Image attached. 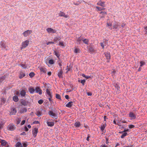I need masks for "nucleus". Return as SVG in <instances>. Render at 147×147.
I'll return each mask as SVG.
<instances>
[{
	"mask_svg": "<svg viewBox=\"0 0 147 147\" xmlns=\"http://www.w3.org/2000/svg\"><path fill=\"white\" fill-rule=\"evenodd\" d=\"M113 29L118 30L121 28L120 24L119 22H115L113 24Z\"/></svg>",
	"mask_w": 147,
	"mask_h": 147,
	"instance_id": "1",
	"label": "nucleus"
},
{
	"mask_svg": "<svg viewBox=\"0 0 147 147\" xmlns=\"http://www.w3.org/2000/svg\"><path fill=\"white\" fill-rule=\"evenodd\" d=\"M48 114L52 118L56 119L57 118V116L56 113L52 111H49L48 112Z\"/></svg>",
	"mask_w": 147,
	"mask_h": 147,
	"instance_id": "2",
	"label": "nucleus"
},
{
	"mask_svg": "<svg viewBox=\"0 0 147 147\" xmlns=\"http://www.w3.org/2000/svg\"><path fill=\"white\" fill-rule=\"evenodd\" d=\"M0 47L3 49L7 50L8 49V47L5 45L4 41H1L0 43Z\"/></svg>",
	"mask_w": 147,
	"mask_h": 147,
	"instance_id": "3",
	"label": "nucleus"
},
{
	"mask_svg": "<svg viewBox=\"0 0 147 147\" xmlns=\"http://www.w3.org/2000/svg\"><path fill=\"white\" fill-rule=\"evenodd\" d=\"M29 41L28 40H26L24 42L22 43V45L21 47V49H23L26 47L29 44Z\"/></svg>",
	"mask_w": 147,
	"mask_h": 147,
	"instance_id": "4",
	"label": "nucleus"
},
{
	"mask_svg": "<svg viewBox=\"0 0 147 147\" xmlns=\"http://www.w3.org/2000/svg\"><path fill=\"white\" fill-rule=\"evenodd\" d=\"M46 30L49 34H54L56 32V30L51 28H48L46 29Z\"/></svg>",
	"mask_w": 147,
	"mask_h": 147,
	"instance_id": "5",
	"label": "nucleus"
},
{
	"mask_svg": "<svg viewBox=\"0 0 147 147\" xmlns=\"http://www.w3.org/2000/svg\"><path fill=\"white\" fill-rule=\"evenodd\" d=\"M32 32V30H28L24 31L23 33V34L24 37H26L29 36Z\"/></svg>",
	"mask_w": 147,
	"mask_h": 147,
	"instance_id": "6",
	"label": "nucleus"
},
{
	"mask_svg": "<svg viewBox=\"0 0 147 147\" xmlns=\"http://www.w3.org/2000/svg\"><path fill=\"white\" fill-rule=\"evenodd\" d=\"M83 37L81 36L79 37L77 40V43L78 45H81L82 44Z\"/></svg>",
	"mask_w": 147,
	"mask_h": 147,
	"instance_id": "7",
	"label": "nucleus"
},
{
	"mask_svg": "<svg viewBox=\"0 0 147 147\" xmlns=\"http://www.w3.org/2000/svg\"><path fill=\"white\" fill-rule=\"evenodd\" d=\"M38 132V129L37 128L35 127L32 131V134L33 136L35 138Z\"/></svg>",
	"mask_w": 147,
	"mask_h": 147,
	"instance_id": "8",
	"label": "nucleus"
},
{
	"mask_svg": "<svg viewBox=\"0 0 147 147\" xmlns=\"http://www.w3.org/2000/svg\"><path fill=\"white\" fill-rule=\"evenodd\" d=\"M7 129L9 130L12 131L15 129V127L13 124H10L8 125Z\"/></svg>",
	"mask_w": 147,
	"mask_h": 147,
	"instance_id": "9",
	"label": "nucleus"
},
{
	"mask_svg": "<svg viewBox=\"0 0 147 147\" xmlns=\"http://www.w3.org/2000/svg\"><path fill=\"white\" fill-rule=\"evenodd\" d=\"M26 92L24 90H22L20 92V94L19 95V96L21 98H23L25 97L26 95Z\"/></svg>",
	"mask_w": 147,
	"mask_h": 147,
	"instance_id": "10",
	"label": "nucleus"
},
{
	"mask_svg": "<svg viewBox=\"0 0 147 147\" xmlns=\"http://www.w3.org/2000/svg\"><path fill=\"white\" fill-rule=\"evenodd\" d=\"M5 123V121L3 119H0V130L2 129Z\"/></svg>",
	"mask_w": 147,
	"mask_h": 147,
	"instance_id": "11",
	"label": "nucleus"
},
{
	"mask_svg": "<svg viewBox=\"0 0 147 147\" xmlns=\"http://www.w3.org/2000/svg\"><path fill=\"white\" fill-rule=\"evenodd\" d=\"M1 145L3 146H5V147H9V146L7 144V143L4 140H1Z\"/></svg>",
	"mask_w": 147,
	"mask_h": 147,
	"instance_id": "12",
	"label": "nucleus"
},
{
	"mask_svg": "<svg viewBox=\"0 0 147 147\" xmlns=\"http://www.w3.org/2000/svg\"><path fill=\"white\" fill-rule=\"evenodd\" d=\"M59 16H60L64 17L65 18H67L69 17L68 15H65V13L61 11L59 13Z\"/></svg>",
	"mask_w": 147,
	"mask_h": 147,
	"instance_id": "13",
	"label": "nucleus"
},
{
	"mask_svg": "<svg viewBox=\"0 0 147 147\" xmlns=\"http://www.w3.org/2000/svg\"><path fill=\"white\" fill-rule=\"evenodd\" d=\"M36 92L38 93L39 94L41 95L42 94V91L39 87H37L35 88Z\"/></svg>",
	"mask_w": 147,
	"mask_h": 147,
	"instance_id": "14",
	"label": "nucleus"
},
{
	"mask_svg": "<svg viewBox=\"0 0 147 147\" xmlns=\"http://www.w3.org/2000/svg\"><path fill=\"white\" fill-rule=\"evenodd\" d=\"M105 2H102L101 1H98L97 3V4L98 5H100L102 7H105Z\"/></svg>",
	"mask_w": 147,
	"mask_h": 147,
	"instance_id": "15",
	"label": "nucleus"
},
{
	"mask_svg": "<svg viewBox=\"0 0 147 147\" xmlns=\"http://www.w3.org/2000/svg\"><path fill=\"white\" fill-rule=\"evenodd\" d=\"M129 117L131 118V119H134L136 118V116L132 112H131L129 113Z\"/></svg>",
	"mask_w": 147,
	"mask_h": 147,
	"instance_id": "16",
	"label": "nucleus"
},
{
	"mask_svg": "<svg viewBox=\"0 0 147 147\" xmlns=\"http://www.w3.org/2000/svg\"><path fill=\"white\" fill-rule=\"evenodd\" d=\"M17 111L16 109L15 108H12L11 111V112L10 113V115H14L16 113Z\"/></svg>",
	"mask_w": 147,
	"mask_h": 147,
	"instance_id": "17",
	"label": "nucleus"
},
{
	"mask_svg": "<svg viewBox=\"0 0 147 147\" xmlns=\"http://www.w3.org/2000/svg\"><path fill=\"white\" fill-rule=\"evenodd\" d=\"M105 56L106 57L107 59V62H109V60L111 59V55L109 53H106L105 54Z\"/></svg>",
	"mask_w": 147,
	"mask_h": 147,
	"instance_id": "18",
	"label": "nucleus"
},
{
	"mask_svg": "<svg viewBox=\"0 0 147 147\" xmlns=\"http://www.w3.org/2000/svg\"><path fill=\"white\" fill-rule=\"evenodd\" d=\"M21 103L24 106H26L28 105V102L24 100H22L21 102Z\"/></svg>",
	"mask_w": 147,
	"mask_h": 147,
	"instance_id": "19",
	"label": "nucleus"
},
{
	"mask_svg": "<svg viewBox=\"0 0 147 147\" xmlns=\"http://www.w3.org/2000/svg\"><path fill=\"white\" fill-rule=\"evenodd\" d=\"M63 73V71H62V69H61L60 71L58 72V76L60 78H62V74Z\"/></svg>",
	"mask_w": 147,
	"mask_h": 147,
	"instance_id": "20",
	"label": "nucleus"
},
{
	"mask_svg": "<svg viewBox=\"0 0 147 147\" xmlns=\"http://www.w3.org/2000/svg\"><path fill=\"white\" fill-rule=\"evenodd\" d=\"M46 93L47 94L49 95V96L51 97V98H52V93L50 92V90L49 89L47 88L46 89Z\"/></svg>",
	"mask_w": 147,
	"mask_h": 147,
	"instance_id": "21",
	"label": "nucleus"
},
{
	"mask_svg": "<svg viewBox=\"0 0 147 147\" xmlns=\"http://www.w3.org/2000/svg\"><path fill=\"white\" fill-rule=\"evenodd\" d=\"M28 90L31 94H33L35 91V89L32 87H30L28 88Z\"/></svg>",
	"mask_w": 147,
	"mask_h": 147,
	"instance_id": "22",
	"label": "nucleus"
},
{
	"mask_svg": "<svg viewBox=\"0 0 147 147\" xmlns=\"http://www.w3.org/2000/svg\"><path fill=\"white\" fill-rule=\"evenodd\" d=\"M74 125L76 127H78L81 126V124L80 122H76L75 123Z\"/></svg>",
	"mask_w": 147,
	"mask_h": 147,
	"instance_id": "23",
	"label": "nucleus"
},
{
	"mask_svg": "<svg viewBox=\"0 0 147 147\" xmlns=\"http://www.w3.org/2000/svg\"><path fill=\"white\" fill-rule=\"evenodd\" d=\"M25 76V74L22 72H21L19 75V78L20 79H22L23 77Z\"/></svg>",
	"mask_w": 147,
	"mask_h": 147,
	"instance_id": "24",
	"label": "nucleus"
},
{
	"mask_svg": "<svg viewBox=\"0 0 147 147\" xmlns=\"http://www.w3.org/2000/svg\"><path fill=\"white\" fill-rule=\"evenodd\" d=\"M106 126V123H105V124H102L100 128L101 131H103Z\"/></svg>",
	"mask_w": 147,
	"mask_h": 147,
	"instance_id": "25",
	"label": "nucleus"
},
{
	"mask_svg": "<svg viewBox=\"0 0 147 147\" xmlns=\"http://www.w3.org/2000/svg\"><path fill=\"white\" fill-rule=\"evenodd\" d=\"M72 102H69L65 106L67 107L70 108L72 107Z\"/></svg>",
	"mask_w": 147,
	"mask_h": 147,
	"instance_id": "26",
	"label": "nucleus"
},
{
	"mask_svg": "<svg viewBox=\"0 0 147 147\" xmlns=\"http://www.w3.org/2000/svg\"><path fill=\"white\" fill-rule=\"evenodd\" d=\"M40 71L43 73H45L46 71V69L45 67H41L40 68Z\"/></svg>",
	"mask_w": 147,
	"mask_h": 147,
	"instance_id": "27",
	"label": "nucleus"
},
{
	"mask_svg": "<svg viewBox=\"0 0 147 147\" xmlns=\"http://www.w3.org/2000/svg\"><path fill=\"white\" fill-rule=\"evenodd\" d=\"M83 42L86 45H88V44L89 40L87 39L84 38L83 37Z\"/></svg>",
	"mask_w": 147,
	"mask_h": 147,
	"instance_id": "28",
	"label": "nucleus"
},
{
	"mask_svg": "<svg viewBox=\"0 0 147 147\" xmlns=\"http://www.w3.org/2000/svg\"><path fill=\"white\" fill-rule=\"evenodd\" d=\"M47 125L49 126L52 127L54 125V123L53 122H47Z\"/></svg>",
	"mask_w": 147,
	"mask_h": 147,
	"instance_id": "29",
	"label": "nucleus"
},
{
	"mask_svg": "<svg viewBox=\"0 0 147 147\" xmlns=\"http://www.w3.org/2000/svg\"><path fill=\"white\" fill-rule=\"evenodd\" d=\"M42 112L41 111L38 110L36 111V114L38 117H40L42 115Z\"/></svg>",
	"mask_w": 147,
	"mask_h": 147,
	"instance_id": "30",
	"label": "nucleus"
},
{
	"mask_svg": "<svg viewBox=\"0 0 147 147\" xmlns=\"http://www.w3.org/2000/svg\"><path fill=\"white\" fill-rule=\"evenodd\" d=\"M27 109L26 108H22L20 109V112L21 113L26 112Z\"/></svg>",
	"mask_w": 147,
	"mask_h": 147,
	"instance_id": "31",
	"label": "nucleus"
},
{
	"mask_svg": "<svg viewBox=\"0 0 147 147\" xmlns=\"http://www.w3.org/2000/svg\"><path fill=\"white\" fill-rule=\"evenodd\" d=\"M13 100L15 102H17L18 100V96H15L13 97Z\"/></svg>",
	"mask_w": 147,
	"mask_h": 147,
	"instance_id": "32",
	"label": "nucleus"
},
{
	"mask_svg": "<svg viewBox=\"0 0 147 147\" xmlns=\"http://www.w3.org/2000/svg\"><path fill=\"white\" fill-rule=\"evenodd\" d=\"M107 26L109 27V29L111 30H112V24L110 22H107Z\"/></svg>",
	"mask_w": 147,
	"mask_h": 147,
	"instance_id": "33",
	"label": "nucleus"
},
{
	"mask_svg": "<svg viewBox=\"0 0 147 147\" xmlns=\"http://www.w3.org/2000/svg\"><path fill=\"white\" fill-rule=\"evenodd\" d=\"M5 78V76H3L0 77V83H1Z\"/></svg>",
	"mask_w": 147,
	"mask_h": 147,
	"instance_id": "34",
	"label": "nucleus"
},
{
	"mask_svg": "<svg viewBox=\"0 0 147 147\" xmlns=\"http://www.w3.org/2000/svg\"><path fill=\"white\" fill-rule=\"evenodd\" d=\"M80 50L78 48H75L74 52L75 53H80Z\"/></svg>",
	"mask_w": 147,
	"mask_h": 147,
	"instance_id": "35",
	"label": "nucleus"
},
{
	"mask_svg": "<svg viewBox=\"0 0 147 147\" xmlns=\"http://www.w3.org/2000/svg\"><path fill=\"white\" fill-rule=\"evenodd\" d=\"M16 123L17 124H18L20 123L21 121V119L20 118H18L16 119Z\"/></svg>",
	"mask_w": 147,
	"mask_h": 147,
	"instance_id": "36",
	"label": "nucleus"
},
{
	"mask_svg": "<svg viewBox=\"0 0 147 147\" xmlns=\"http://www.w3.org/2000/svg\"><path fill=\"white\" fill-rule=\"evenodd\" d=\"M61 38L59 37H55L54 39V41L55 42H57L58 40H60Z\"/></svg>",
	"mask_w": 147,
	"mask_h": 147,
	"instance_id": "37",
	"label": "nucleus"
},
{
	"mask_svg": "<svg viewBox=\"0 0 147 147\" xmlns=\"http://www.w3.org/2000/svg\"><path fill=\"white\" fill-rule=\"evenodd\" d=\"M22 144L21 142H18L16 144V147H20Z\"/></svg>",
	"mask_w": 147,
	"mask_h": 147,
	"instance_id": "38",
	"label": "nucleus"
},
{
	"mask_svg": "<svg viewBox=\"0 0 147 147\" xmlns=\"http://www.w3.org/2000/svg\"><path fill=\"white\" fill-rule=\"evenodd\" d=\"M54 53L55 55L57 57H59L60 56V54L59 53V52H57L56 51H54Z\"/></svg>",
	"mask_w": 147,
	"mask_h": 147,
	"instance_id": "39",
	"label": "nucleus"
},
{
	"mask_svg": "<svg viewBox=\"0 0 147 147\" xmlns=\"http://www.w3.org/2000/svg\"><path fill=\"white\" fill-rule=\"evenodd\" d=\"M35 75L34 73L33 72H31L29 74V76L31 78L33 77Z\"/></svg>",
	"mask_w": 147,
	"mask_h": 147,
	"instance_id": "40",
	"label": "nucleus"
},
{
	"mask_svg": "<svg viewBox=\"0 0 147 147\" xmlns=\"http://www.w3.org/2000/svg\"><path fill=\"white\" fill-rule=\"evenodd\" d=\"M127 135V133L126 132H124L123 133L122 135H121V138H123L125 137Z\"/></svg>",
	"mask_w": 147,
	"mask_h": 147,
	"instance_id": "41",
	"label": "nucleus"
},
{
	"mask_svg": "<svg viewBox=\"0 0 147 147\" xmlns=\"http://www.w3.org/2000/svg\"><path fill=\"white\" fill-rule=\"evenodd\" d=\"M59 45L60 46L65 47L64 44L63 42H59Z\"/></svg>",
	"mask_w": 147,
	"mask_h": 147,
	"instance_id": "42",
	"label": "nucleus"
},
{
	"mask_svg": "<svg viewBox=\"0 0 147 147\" xmlns=\"http://www.w3.org/2000/svg\"><path fill=\"white\" fill-rule=\"evenodd\" d=\"M56 97L58 99H60V100L61 99L60 96L59 94H56Z\"/></svg>",
	"mask_w": 147,
	"mask_h": 147,
	"instance_id": "43",
	"label": "nucleus"
},
{
	"mask_svg": "<svg viewBox=\"0 0 147 147\" xmlns=\"http://www.w3.org/2000/svg\"><path fill=\"white\" fill-rule=\"evenodd\" d=\"M49 63L51 65H52L54 63V61L52 59H50L49 60Z\"/></svg>",
	"mask_w": 147,
	"mask_h": 147,
	"instance_id": "44",
	"label": "nucleus"
},
{
	"mask_svg": "<svg viewBox=\"0 0 147 147\" xmlns=\"http://www.w3.org/2000/svg\"><path fill=\"white\" fill-rule=\"evenodd\" d=\"M100 13V14H102V17H104L107 14V13L105 12L101 11Z\"/></svg>",
	"mask_w": 147,
	"mask_h": 147,
	"instance_id": "45",
	"label": "nucleus"
},
{
	"mask_svg": "<svg viewBox=\"0 0 147 147\" xmlns=\"http://www.w3.org/2000/svg\"><path fill=\"white\" fill-rule=\"evenodd\" d=\"M27 144L26 143H23L20 147H27Z\"/></svg>",
	"mask_w": 147,
	"mask_h": 147,
	"instance_id": "46",
	"label": "nucleus"
},
{
	"mask_svg": "<svg viewBox=\"0 0 147 147\" xmlns=\"http://www.w3.org/2000/svg\"><path fill=\"white\" fill-rule=\"evenodd\" d=\"M96 9H98V10L99 11H100L102 10H104L105 9V8H101V7H99L98 6H96Z\"/></svg>",
	"mask_w": 147,
	"mask_h": 147,
	"instance_id": "47",
	"label": "nucleus"
},
{
	"mask_svg": "<svg viewBox=\"0 0 147 147\" xmlns=\"http://www.w3.org/2000/svg\"><path fill=\"white\" fill-rule=\"evenodd\" d=\"M86 82V80H81L80 82L83 85H84L85 84V83Z\"/></svg>",
	"mask_w": 147,
	"mask_h": 147,
	"instance_id": "48",
	"label": "nucleus"
},
{
	"mask_svg": "<svg viewBox=\"0 0 147 147\" xmlns=\"http://www.w3.org/2000/svg\"><path fill=\"white\" fill-rule=\"evenodd\" d=\"M140 67H142L143 65H145V63L143 61H141L140 62Z\"/></svg>",
	"mask_w": 147,
	"mask_h": 147,
	"instance_id": "49",
	"label": "nucleus"
},
{
	"mask_svg": "<svg viewBox=\"0 0 147 147\" xmlns=\"http://www.w3.org/2000/svg\"><path fill=\"white\" fill-rule=\"evenodd\" d=\"M43 102V101L42 99H40L38 101V103L40 105L42 104Z\"/></svg>",
	"mask_w": 147,
	"mask_h": 147,
	"instance_id": "50",
	"label": "nucleus"
},
{
	"mask_svg": "<svg viewBox=\"0 0 147 147\" xmlns=\"http://www.w3.org/2000/svg\"><path fill=\"white\" fill-rule=\"evenodd\" d=\"M20 65L24 68H26V66L25 64H22Z\"/></svg>",
	"mask_w": 147,
	"mask_h": 147,
	"instance_id": "51",
	"label": "nucleus"
},
{
	"mask_svg": "<svg viewBox=\"0 0 147 147\" xmlns=\"http://www.w3.org/2000/svg\"><path fill=\"white\" fill-rule=\"evenodd\" d=\"M54 42L52 41L48 42L47 43V45H48L50 44H53Z\"/></svg>",
	"mask_w": 147,
	"mask_h": 147,
	"instance_id": "52",
	"label": "nucleus"
},
{
	"mask_svg": "<svg viewBox=\"0 0 147 147\" xmlns=\"http://www.w3.org/2000/svg\"><path fill=\"white\" fill-rule=\"evenodd\" d=\"M115 88H117V90H119V89L120 88H119V86L117 84H116L115 85Z\"/></svg>",
	"mask_w": 147,
	"mask_h": 147,
	"instance_id": "53",
	"label": "nucleus"
},
{
	"mask_svg": "<svg viewBox=\"0 0 147 147\" xmlns=\"http://www.w3.org/2000/svg\"><path fill=\"white\" fill-rule=\"evenodd\" d=\"M129 127L130 129L133 128L134 127V126L133 125H129Z\"/></svg>",
	"mask_w": 147,
	"mask_h": 147,
	"instance_id": "54",
	"label": "nucleus"
},
{
	"mask_svg": "<svg viewBox=\"0 0 147 147\" xmlns=\"http://www.w3.org/2000/svg\"><path fill=\"white\" fill-rule=\"evenodd\" d=\"M144 29H145V34H147V26L144 27Z\"/></svg>",
	"mask_w": 147,
	"mask_h": 147,
	"instance_id": "55",
	"label": "nucleus"
},
{
	"mask_svg": "<svg viewBox=\"0 0 147 147\" xmlns=\"http://www.w3.org/2000/svg\"><path fill=\"white\" fill-rule=\"evenodd\" d=\"M89 50L90 52H91L93 51V49L92 47H90L89 48Z\"/></svg>",
	"mask_w": 147,
	"mask_h": 147,
	"instance_id": "56",
	"label": "nucleus"
},
{
	"mask_svg": "<svg viewBox=\"0 0 147 147\" xmlns=\"http://www.w3.org/2000/svg\"><path fill=\"white\" fill-rule=\"evenodd\" d=\"M58 64L59 65V66L60 67L61 69H62V67H61V66L62 65L61 64V61L59 62Z\"/></svg>",
	"mask_w": 147,
	"mask_h": 147,
	"instance_id": "57",
	"label": "nucleus"
},
{
	"mask_svg": "<svg viewBox=\"0 0 147 147\" xmlns=\"http://www.w3.org/2000/svg\"><path fill=\"white\" fill-rule=\"evenodd\" d=\"M39 123V122L38 121H35L33 122L34 124H38Z\"/></svg>",
	"mask_w": 147,
	"mask_h": 147,
	"instance_id": "58",
	"label": "nucleus"
},
{
	"mask_svg": "<svg viewBox=\"0 0 147 147\" xmlns=\"http://www.w3.org/2000/svg\"><path fill=\"white\" fill-rule=\"evenodd\" d=\"M25 122V120H23L22 121V122L21 123V125H24Z\"/></svg>",
	"mask_w": 147,
	"mask_h": 147,
	"instance_id": "59",
	"label": "nucleus"
},
{
	"mask_svg": "<svg viewBox=\"0 0 147 147\" xmlns=\"http://www.w3.org/2000/svg\"><path fill=\"white\" fill-rule=\"evenodd\" d=\"M70 68H68V66H67V68L66 69V70H67V72H66V73H67L68 71H69L70 70Z\"/></svg>",
	"mask_w": 147,
	"mask_h": 147,
	"instance_id": "60",
	"label": "nucleus"
},
{
	"mask_svg": "<svg viewBox=\"0 0 147 147\" xmlns=\"http://www.w3.org/2000/svg\"><path fill=\"white\" fill-rule=\"evenodd\" d=\"M129 131V129H124V130L123 131L121 132H128V131Z\"/></svg>",
	"mask_w": 147,
	"mask_h": 147,
	"instance_id": "61",
	"label": "nucleus"
},
{
	"mask_svg": "<svg viewBox=\"0 0 147 147\" xmlns=\"http://www.w3.org/2000/svg\"><path fill=\"white\" fill-rule=\"evenodd\" d=\"M101 46L102 47L103 49L104 48V46L103 43L101 42L100 43Z\"/></svg>",
	"mask_w": 147,
	"mask_h": 147,
	"instance_id": "62",
	"label": "nucleus"
},
{
	"mask_svg": "<svg viewBox=\"0 0 147 147\" xmlns=\"http://www.w3.org/2000/svg\"><path fill=\"white\" fill-rule=\"evenodd\" d=\"M90 137V135L89 134L88 135V137H87V139H86V140L88 141H89V138Z\"/></svg>",
	"mask_w": 147,
	"mask_h": 147,
	"instance_id": "63",
	"label": "nucleus"
},
{
	"mask_svg": "<svg viewBox=\"0 0 147 147\" xmlns=\"http://www.w3.org/2000/svg\"><path fill=\"white\" fill-rule=\"evenodd\" d=\"M123 147H134L133 145H130V146H124Z\"/></svg>",
	"mask_w": 147,
	"mask_h": 147,
	"instance_id": "64",
	"label": "nucleus"
}]
</instances>
